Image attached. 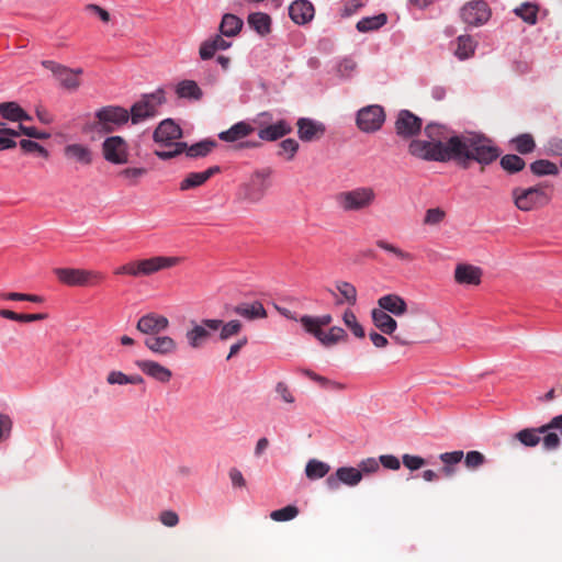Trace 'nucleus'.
Returning <instances> with one entry per match:
<instances>
[{
	"instance_id": "nucleus-1",
	"label": "nucleus",
	"mask_w": 562,
	"mask_h": 562,
	"mask_svg": "<svg viewBox=\"0 0 562 562\" xmlns=\"http://www.w3.org/2000/svg\"><path fill=\"white\" fill-rule=\"evenodd\" d=\"M424 132L428 139H412L408 153L426 161H453L463 170L477 164L481 172H484L485 167L495 162L503 154L495 140L482 132L456 133L438 122H429Z\"/></svg>"
},
{
	"instance_id": "nucleus-2",
	"label": "nucleus",
	"mask_w": 562,
	"mask_h": 562,
	"mask_svg": "<svg viewBox=\"0 0 562 562\" xmlns=\"http://www.w3.org/2000/svg\"><path fill=\"white\" fill-rule=\"evenodd\" d=\"M546 189L553 190L548 181L539 182L529 188L516 187L512 190V198L515 206L524 212L541 209L551 202L552 195Z\"/></svg>"
},
{
	"instance_id": "nucleus-3",
	"label": "nucleus",
	"mask_w": 562,
	"mask_h": 562,
	"mask_svg": "<svg viewBox=\"0 0 562 562\" xmlns=\"http://www.w3.org/2000/svg\"><path fill=\"white\" fill-rule=\"evenodd\" d=\"M94 117L95 121L88 124L85 131L112 134L131 120L128 110L120 105L102 106L95 111Z\"/></svg>"
},
{
	"instance_id": "nucleus-4",
	"label": "nucleus",
	"mask_w": 562,
	"mask_h": 562,
	"mask_svg": "<svg viewBox=\"0 0 562 562\" xmlns=\"http://www.w3.org/2000/svg\"><path fill=\"white\" fill-rule=\"evenodd\" d=\"M180 261L179 257L155 256L140 260H133L114 270L116 276L143 277L150 276L164 269L175 267Z\"/></svg>"
},
{
	"instance_id": "nucleus-5",
	"label": "nucleus",
	"mask_w": 562,
	"mask_h": 562,
	"mask_svg": "<svg viewBox=\"0 0 562 562\" xmlns=\"http://www.w3.org/2000/svg\"><path fill=\"white\" fill-rule=\"evenodd\" d=\"M166 93L158 88L151 93H144L139 101L135 102L128 110L132 124H138L158 114V108L166 103Z\"/></svg>"
},
{
	"instance_id": "nucleus-6",
	"label": "nucleus",
	"mask_w": 562,
	"mask_h": 562,
	"mask_svg": "<svg viewBox=\"0 0 562 562\" xmlns=\"http://www.w3.org/2000/svg\"><path fill=\"white\" fill-rule=\"evenodd\" d=\"M371 319L373 325L384 335H389L395 344L401 346H409L418 342L416 333L407 331L404 334H395L397 329V322L390 314L380 308L371 311Z\"/></svg>"
},
{
	"instance_id": "nucleus-7",
	"label": "nucleus",
	"mask_w": 562,
	"mask_h": 562,
	"mask_svg": "<svg viewBox=\"0 0 562 562\" xmlns=\"http://www.w3.org/2000/svg\"><path fill=\"white\" fill-rule=\"evenodd\" d=\"M273 170L270 167L254 171L249 181L239 186L238 199L252 203L260 201L270 187L269 178Z\"/></svg>"
},
{
	"instance_id": "nucleus-8",
	"label": "nucleus",
	"mask_w": 562,
	"mask_h": 562,
	"mask_svg": "<svg viewBox=\"0 0 562 562\" xmlns=\"http://www.w3.org/2000/svg\"><path fill=\"white\" fill-rule=\"evenodd\" d=\"M53 273L60 283L68 286L97 285L105 279L104 274L99 271L79 268H55Z\"/></svg>"
},
{
	"instance_id": "nucleus-9",
	"label": "nucleus",
	"mask_w": 562,
	"mask_h": 562,
	"mask_svg": "<svg viewBox=\"0 0 562 562\" xmlns=\"http://www.w3.org/2000/svg\"><path fill=\"white\" fill-rule=\"evenodd\" d=\"M384 108L379 104H371L357 112L356 124L361 132L374 133L381 130L385 122Z\"/></svg>"
},
{
	"instance_id": "nucleus-10",
	"label": "nucleus",
	"mask_w": 562,
	"mask_h": 562,
	"mask_svg": "<svg viewBox=\"0 0 562 562\" xmlns=\"http://www.w3.org/2000/svg\"><path fill=\"white\" fill-rule=\"evenodd\" d=\"M374 198L371 188H358L338 193L336 200L345 211H359L371 205Z\"/></svg>"
},
{
	"instance_id": "nucleus-11",
	"label": "nucleus",
	"mask_w": 562,
	"mask_h": 562,
	"mask_svg": "<svg viewBox=\"0 0 562 562\" xmlns=\"http://www.w3.org/2000/svg\"><path fill=\"white\" fill-rule=\"evenodd\" d=\"M103 158L112 165H124L128 162V144L119 135L108 136L102 145Z\"/></svg>"
},
{
	"instance_id": "nucleus-12",
	"label": "nucleus",
	"mask_w": 562,
	"mask_h": 562,
	"mask_svg": "<svg viewBox=\"0 0 562 562\" xmlns=\"http://www.w3.org/2000/svg\"><path fill=\"white\" fill-rule=\"evenodd\" d=\"M42 66L54 74L64 89L74 91L79 88L81 83L79 76L83 74L82 68L72 69L48 59L42 60Z\"/></svg>"
},
{
	"instance_id": "nucleus-13",
	"label": "nucleus",
	"mask_w": 562,
	"mask_h": 562,
	"mask_svg": "<svg viewBox=\"0 0 562 562\" xmlns=\"http://www.w3.org/2000/svg\"><path fill=\"white\" fill-rule=\"evenodd\" d=\"M460 14L468 25L480 26L491 19L492 11L485 0H473L462 7Z\"/></svg>"
},
{
	"instance_id": "nucleus-14",
	"label": "nucleus",
	"mask_w": 562,
	"mask_h": 562,
	"mask_svg": "<svg viewBox=\"0 0 562 562\" xmlns=\"http://www.w3.org/2000/svg\"><path fill=\"white\" fill-rule=\"evenodd\" d=\"M394 127L397 136L409 139L422 132L423 120L409 110H400Z\"/></svg>"
},
{
	"instance_id": "nucleus-15",
	"label": "nucleus",
	"mask_w": 562,
	"mask_h": 562,
	"mask_svg": "<svg viewBox=\"0 0 562 562\" xmlns=\"http://www.w3.org/2000/svg\"><path fill=\"white\" fill-rule=\"evenodd\" d=\"M182 137L183 131L181 126L172 119L162 120L153 133L154 142L165 147H170L173 140H178Z\"/></svg>"
},
{
	"instance_id": "nucleus-16",
	"label": "nucleus",
	"mask_w": 562,
	"mask_h": 562,
	"mask_svg": "<svg viewBox=\"0 0 562 562\" xmlns=\"http://www.w3.org/2000/svg\"><path fill=\"white\" fill-rule=\"evenodd\" d=\"M297 136L302 142H313L322 138L326 133V126L310 117H300L296 122Z\"/></svg>"
},
{
	"instance_id": "nucleus-17",
	"label": "nucleus",
	"mask_w": 562,
	"mask_h": 562,
	"mask_svg": "<svg viewBox=\"0 0 562 562\" xmlns=\"http://www.w3.org/2000/svg\"><path fill=\"white\" fill-rule=\"evenodd\" d=\"M362 479L361 471L351 467H342L337 469L335 475H329L326 479V485L329 490H337L340 483L349 486L357 485Z\"/></svg>"
},
{
	"instance_id": "nucleus-18",
	"label": "nucleus",
	"mask_w": 562,
	"mask_h": 562,
	"mask_svg": "<svg viewBox=\"0 0 562 562\" xmlns=\"http://www.w3.org/2000/svg\"><path fill=\"white\" fill-rule=\"evenodd\" d=\"M169 321L166 316L148 313L142 316L136 325L137 330L146 335H156L168 328Z\"/></svg>"
},
{
	"instance_id": "nucleus-19",
	"label": "nucleus",
	"mask_w": 562,
	"mask_h": 562,
	"mask_svg": "<svg viewBox=\"0 0 562 562\" xmlns=\"http://www.w3.org/2000/svg\"><path fill=\"white\" fill-rule=\"evenodd\" d=\"M292 132V126L284 119L278 120L273 124H267L262 126V123H259L258 136L261 140L266 142H276L281 139L282 137L289 135Z\"/></svg>"
},
{
	"instance_id": "nucleus-20",
	"label": "nucleus",
	"mask_w": 562,
	"mask_h": 562,
	"mask_svg": "<svg viewBox=\"0 0 562 562\" xmlns=\"http://www.w3.org/2000/svg\"><path fill=\"white\" fill-rule=\"evenodd\" d=\"M221 172H222V168L218 165L211 166L202 172H190L179 183V190L188 191V190L199 188V187L203 186L212 177H214L215 175H218Z\"/></svg>"
},
{
	"instance_id": "nucleus-21",
	"label": "nucleus",
	"mask_w": 562,
	"mask_h": 562,
	"mask_svg": "<svg viewBox=\"0 0 562 562\" xmlns=\"http://www.w3.org/2000/svg\"><path fill=\"white\" fill-rule=\"evenodd\" d=\"M315 14V8L308 0H294L289 5V16L297 25L310 23Z\"/></svg>"
},
{
	"instance_id": "nucleus-22",
	"label": "nucleus",
	"mask_w": 562,
	"mask_h": 562,
	"mask_svg": "<svg viewBox=\"0 0 562 562\" xmlns=\"http://www.w3.org/2000/svg\"><path fill=\"white\" fill-rule=\"evenodd\" d=\"M482 276L483 270L471 263H458L454 269V280L458 284L479 285Z\"/></svg>"
},
{
	"instance_id": "nucleus-23",
	"label": "nucleus",
	"mask_w": 562,
	"mask_h": 562,
	"mask_svg": "<svg viewBox=\"0 0 562 562\" xmlns=\"http://www.w3.org/2000/svg\"><path fill=\"white\" fill-rule=\"evenodd\" d=\"M333 321L330 314L322 316L303 315L300 317V323L305 333L315 337L318 341L325 335L323 327L328 326Z\"/></svg>"
},
{
	"instance_id": "nucleus-24",
	"label": "nucleus",
	"mask_w": 562,
	"mask_h": 562,
	"mask_svg": "<svg viewBox=\"0 0 562 562\" xmlns=\"http://www.w3.org/2000/svg\"><path fill=\"white\" fill-rule=\"evenodd\" d=\"M135 366L144 374L160 383H168L171 380L172 372L154 360H136Z\"/></svg>"
},
{
	"instance_id": "nucleus-25",
	"label": "nucleus",
	"mask_w": 562,
	"mask_h": 562,
	"mask_svg": "<svg viewBox=\"0 0 562 562\" xmlns=\"http://www.w3.org/2000/svg\"><path fill=\"white\" fill-rule=\"evenodd\" d=\"M201 324L211 330L221 328L218 336L221 340H227L229 337L238 335L243 328L241 323L237 319H232L224 324L222 319L203 318Z\"/></svg>"
},
{
	"instance_id": "nucleus-26",
	"label": "nucleus",
	"mask_w": 562,
	"mask_h": 562,
	"mask_svg": "<svg viewBox=\"0 0 562 562\" xmlns=\"http://www.w3.org/2000/svg\"><path fill=\"white\" fill-rule=\"evenodd\" d=\"M378 308L394 316H402L408 311V306L404 297L396 293H390L378 300Z\"/></svg>"
},
{
	"instance_id": "nucleus-27",
	"label": "nucleus",
	"mask_w": 562,
	"mask_h": 562,
	"mask_svg": "<svg viewBox=\"0 0 562 562\" xmlns=\"http://www.w3.org/2000/svg\"><path fill=\"white\" fill-rule=\"evenodd\" d=\"M255 132V127L246 122L240 121L232 125L228 130L218 133V138L226 143L240 142Z\"/></svg>"
},
{
	"instance_id": "nucleus-28",
	"label": "nucleus",
	"mask_w": 562,
	"mask_h": 562,
	"mask_svg": "<svg viewBox=\"0 0 562 562\" xmlns=\"http://www.w3.org/2000/svg\"><path fill=\"white\" fill-rule=\"evenodd\" d=\"M64 155L67 159L74 160L82 166H90L93 161L92 150L82 144H68L64 148Z\"/></svg>"
},
{
	"instance_id": "nucleus-29",
	"label": "nucleus",
	"mask_w": 562,
	"mask_h": 562,
	"mask_svg": "<svg viewBox=\"0 0 562 562\" xmlns=\"http://www.w3.org/2000/svg\"><path fill=\"white\" fill-rule=\"evenodd\" d=\"M0 115L10 122L32 121V116L15 101H5L0 103Z\"/></svg>"
},
{
	"instance_id": "nucleus-30",
	"label": "nucleus",
	"mask_w": 562,
	"mask_h": 562,
	"mask_svg": "<svg viewBox=\"0 0 562 562\" xmlns=\"http://www.w3.org/2000/svg\"><path fill=\"white\" fill-rule=\"evenodd\" d=\"M145 346L158 355H171L177 350V342L169 336L147 337L144 341Z\"/></svg>"
},
{
	"instance_id": "nucleus-31",
	"label": "nucleus",
	"mask_w": 562,
	"mask_h": 562,
	"mask_svg": "<svg viewBox=\"0 0 562 562\" xmlns=\"http://www.w3.org/2000/svg\"><path fill=\"white\" fill-rule=\"evenodd\" d=\"M233 312L248 321L266 318L268 316V313L260 301H255L251 304L240 303L233 307Z\"/></svg>"
},
{
	"instance_id": "nucleus-32",
	"label": "nucleus",
	"mask_w": 562,
	"mask_h": 562,
	"mask_svg": "<svg viewBox=\"0 0 562 562\" xmlns=\"http://www.w3.org/2000/svg\"><path fill=\"white\" fill-rule=\"evenodd\" d=\"M247 23L258 35L266 36L272 31V20L268 13L252 12L247 16Z\"/></svg>"
},
{
	"instance_id": "nucleus-33",
	"label": "nucleus",
	"mask_w": 562,
	"mask_h": 562,
	"mask_svg": "<svg viewBox=\"0 0 562 562\" xmlns=\"http://www.w3.org/2000/svg\"><path fill=\"white\" fill-rule=\"evenodd\" d=\"M295 371L301 373L302 375L311 379L312 381L317 383L322 389L334 390V391H342L346 389V385L344 383L329 380L328 378L316 373L312 369L299 367V368H296Z\"/></svg>"
},
{
	"instance_id": "nucleus-34",
	"label": "nucleus",
	"mask_w": 562,
	"mask_h": 562,
	"mask_svg": "<svg viewBox=\"0 0 562 562\" xmlns=\"http://www.w3.org/2000/svg\"><path fill=\"white\" fill-rule=\"evenodd\" d=\"M243 25L244 21L239 16L233 13H225L222 16L218 31L223 36L234 37L240 33Z\"/></svg>"
},
{
	"instance_id": "nucleus-35",
	"label": "nucleus",
	"mask_w": 562,
	"mask_h": 562,
	"mask_svg": "<svg viewBox=\"0 0 562 562\" xmlns=\"http://www.w3.org/2000/svg\"><path fill=\"white\" fill-rule=\"evenodd\" d=\"M509 146L519 155H529L535 151L537 145L530 133H521L509 140Z\"/></svg>"
},
{
	"instance_id": "nucleus-36",
	"label": "nucleus",
	"mask_w": 562,
	"mask_h": 562,
	"mask_svg": "<svg viewBox=\"0 0 562 562\" xmlns=\"http://www.w3.org/2000/svg\"><path fill=\"white\" fill-rule=\"evenodd\" d=\"M176 93L180 99L199 101L203 97V91L194 80L184 79L176 87Z\"/></svg>"
},
{
	"instance_id": "nucleus-37",
	"label": "nucleus",
	"mask_w": 562,
	"mask_h": 562,
	"mask_svg": "<svg viewBox=\"0 0 562 562\" xmlns=\"http://www.w3.org/2000/svg\"><path fill=\"white\" fill-rule=\"evenodd\" d=\"M477 42L469 35H460L457 37V48L454 49V56L460 60H465L472 57L475 53Z\"/></svg>"
},
{
	"instance_id": "nucleus-38",
	"label": "nucleus",
	"mask_w": 562,
	"mask_h": 562,
	"mask_svg": "<svg viewBox=\"0 0 562 562\" xmlns=\"http://www.w3.org/2000/svg\"><path fill=\"white\" fill-rule=\"evenodd\" d=\"M497 159H499L501 168L507 175H517L526 167V160L517 154L501 155Z\"/></svg>"
},
{
	"instance_id": "nucleus-39",
	"label": "nucleus",
	"mask_w": 562,
	"mask_h": 562,
	"mask_svg": "<svg viewBox=\"0 0 562 562\" xmlns=\"http://www.w3.org/2000/svg\"><path fill=\"white\" fill-rule=\"evenodd\" d=\"M387 14L383 12L373 16H364L357 22L356 29L360 33L378 31L387 23Z\"/></svg>"
},
{
	"instance_id": "nucleus-40",
	"label": "nucleus",
	"mask_w": 562,
	"mask_h": 562,
	"mask_svg": "<svg viewBox=\"0 0 562 562\" xmlns=\"http://www.w3.org/2000/svg\"><path fill=\"white\" fill-rule=\"evenodd\" d=\"M218 146L217 140L213 138H204L200 142L190 145V150L188 151V158L196 159V158H205L207 157L216 147Z\"/></svg>"
},
{
	"instance_id": "nucleus-41",
	"label": "nucleus",
	"mask_w": 562,
	"mask_h": 562,
	"mask_svg": "<svg viewBox=\"0 0 562 562\" xmlns=\"http://www.w3.org/2000/svg\"><path fill=\"white\" fill-rule=\"evenodd\" d=\"M561 424H547L542 427L535 429V428H527L517 434V438L521 443L528 447H533L540 441V435L544 434L549 428L553 426H560Z\"/></svg>"
},
{
	"instance_id": "nucleus-42",
	"label": "nucleus",
	"mask_w": 562,
	"mask_h": 562,
	"mask_svg": "<svg viewBox=\"0 0 562 562\" xmlns=\"http://www.w3.org/2000/svg\"><path fill=\"white\" fill-rule=\"evenodd\" d=\"M0 317L20 322V323H32L37 321H44L48 318L47 313H35V314H25V313H16L11 310L0 308Z\"/></svg>"
},
{
	"instance_id": "nucleus-43",
	"label": "nucleus",
	"mask_w": 562,
	"mask_h": 562,
	"mask_svg": "<svg viewBox=\"0 0 562 562\" xmlns=\"http://www.w3.org/2000/svg\"><path fill=\"white\" fill-rule=\"evenodd\" d=\"M539 10L540 7L538 3L524 2L518 8L514 9V13L529 25H535L538 22Z\"/></svg>"
},
{
	"instance_id": "nucleus-44",
	"label": "nucleus",
	"mask_w": 562,
	"mask_h": 562,
	"mask_svg": "<svg viewBox=\"0 0 562 562\" xmlns=\"http://www.w3.org/2000/svg\"><path fill=\"white\" fill-rule=\"evenodd\" d=\"M530 171L536 177L558 176V166L548 159H537L529 165Z\"/></svg>"
},
{
	"instance_id": "nucleus-45",
	"label": "nucleus",
	"mask_w": 562,
	"mask_h": 562,
	"mask_svg": "<svg viewBox=\"0 0 562 562\" xmlns=\"http://www.w3.org/2000/svg\"><path fill=\"white\" fill-rule=\"evenodd\" d=\"M349 336L344 328L333 326L329 328L328 333H325V335L319 339V342L325 347H329L341 341L346 342Z\"/></svg>"
},
{
	"instance_id": "nucleus-46",
	"label": "nucleus",
	"mask_w": 562,
	"mask_h": 562,
	"mask_svg": "<svg viewBox=\"0 0 562 562\" xmlns=\"http://www.w3.org/2000/svg\"><path fill=\"white\" fill-rule=\"evenodd\" d=\"M211 337V333L207 330V327L202 325H195L192 329L188 330L187 338L189 345L192 348H200L203 342Z\"/></svg>"
},
{
	"instance_id": "nucleus-47",
	"label": "nucleus",
	"mask_w": 562,
	"mask_h": 562,
	"mask_svg": "<svg viewBox=\"0 0 562 562\" xmlns=\"http://www.w3.org/2000/svg\"><path fill=\"white\" fill-rule=\"evenodd\" d=\"M330 467L316 459H311L305 467V474L310 480H318L328 474Z\"/></svg>"
},
{
	"instance_id": "nucleus-48",
	"label": "nucleus",
	"mask_w": 562,
	"mask_h": 562,
	"mask_svg": "<svg viewBox=\"0 0 562 562\" xmlns=\"http://www.w3.org/2000/svg\"><path fill=\"white\" fill-rule=\"evenodd\" d=\"M342 321L357 338H364V328L358 322L356 314L350 308H347L345 311L342 315Z\"/></svg>"
},
{
	"instance_id": "nucleus-49",
	"label": "nucleus",
	"mask_w": 562,
	"mask_h": 562,
	"mask_svg": "<svg viewBox=\"0 0 562 562\" xmlns=\"http://www.w3.org/2000/svg\"><path fill=\"white\" fill-rule=\"evenodd\" d=\"M18 137L19 133H16L14 128H0V151L15 148L18 145L15 139Z\"/></svg>"
},
{
	"instance_id": "nucleus-50",
	"label": "nucleus",
	"mask_w": 562,
	"mask_h": 562,
	"mask_svg": "<svg viewBox=\"0 0 562 562\" xmlns=\"http://www.w3.org/2000/svg\"><path fill=\"white\" fill-rule=\"evenodd\" d=\"M336 289L349 305L353 306L357 303V289L353 284L347 281H338L336 282Z\"/></svg>"
},
{
	"instance_id": "nucleus-51",
	"label": "nucleus",
	"mask_w": 562,
	"mask_h": 562,
	"mask_svg": "<svg viewBox=\"0 0 562 562\" xmlns=\"http://www.w3.org/2000/svg\"><path fill=\"white\" fill-rule=\"evenodd\" d=\"M376 246L385 251H389L395 255L401 260L413 261L414 255L407 251L402 250L401 248L394 246L393 244L387 243L386 240L379 239L375 241Z\"/></svg>"
},
{
	"instance_id": "nucleus-52",
	"label": "nucleus",
	"mask_w": 562,
	"mask_h": 562,
	"mask_svg": "<svg viewBox=\"0 0 562 562\" xmlns=\"http://www.w3.org/2000/svg\"><path fill=\"white\" fill-rule=\"evenodd\" d=\"M299 515V508L294 505H288L283 508L271 512L270 517L274 521H288Z\"/></svg>"
},
{
	"instance_id": "nucleus-53",
	"label": "nucleus",
	"mask_w": 562,
	"mask_h": 562,
	"mask_svg": "<svg viewBox=\"0 0 562 562\" xmlns=\"http://www.w3.org/2000/svg\"><path fill=\"white\" fill-rule=\"evenodd\" d=\"M280 150L277 153L278 156H283L284 154H288L286 160H292L299 148L300 144L294 138H285L280 142L279 144Z\"/></svg>"
},
{
	"instance_id": "nucleus-54",
	"label": "nucleus",
	"mask_w": 562,
	"mask_h": 562,
	"mask_svg": "<svg viewBox=\"0 0 562 562\" xmlns=\"http://www.w3.org/2000/svg\"><path fill=\"white\" fill-rule=\"evenodd\" d=\"M148 172L147 168L144 167H128L119 172V176L130 180L131 186L138 183V178L145 176Z\"/></svg>"
},
{
	"instance_id": "nucleus-55",
	"label": "nucleus",
	"mask_w": 562,
	"mask_h": 562,
	"mask_svg": "<svg viewBox=\"0 0 562 562\" xmlns=\"http://www.w3.org/2000/svg\"><path fill=\"white\" fill-rule=\"evenodd\" d=\"M16 133H19V137L21 135L27 136L30 138L34 139H47L50 137V134L44 131H40L35 126H25L22 123L19 124L18 130H15Z\"/></svg>"
},
{
	"instance_id": "nucleus-56",
	"label": "nucleus",
	"mask_w": 562,
	"mask_h": 562,
	"mask_svg": "<svg viewBox=\"0 0 562 562\" xmlns=\"http://www.w3.org/2000/svg\"><path fill=\"white\" fill-rule=\"evenodd\" d=\"M446 212L440 207L428 209L424 217V224L437 225L443 221Z\"/></svg>"
},
{
	"instance_id": "nucleus-57",
	"label": "nucleus",
	"mask_w": 562,
	"mask_h": 562,
	"mask_svg": "<svg viewBox=\"0 0 562 562\" xmlns=\"http://www.w3.org/2000/svg\"><path fill=\"white\" fill-rule=\"evenodd\" d=\"M485 462V457L479 451H469L465 456L464 463L469 469H476Z\"/></svg>"
},
{
	"instance_id": "nucleus-58",
	"label": "nucleus",
	"mask_w": 562,
	"mask_h": 562,
	"mask_svg": "<svg viewBox=\"0 0 562 562\" xmlns=\"http://www.w3.org/2000/svg\"><path fill=\"white\" fill-rule=\"evenodd\" d=\"M402 459L403 464L412 471L418 470L426 464L425 459L419 456L404 454Z\"/></svg>"
},
{
	"instance_id": "nucleus-59",
	"label": "nucleus",
	"mask_w": 562,
	"mask_h": 562,
	"mask_svg": "<svg viewBox=\"0 0 562 562\" xmlns=\"http://www.w3.org/2000/svg\"><path fill=\"white\" fill-rule=\"evenodd\" d=\"M546 154L552 157H562V138H550L547 144Z\"/></svg>"
},
{
	"instance_id": "nucleus-60",
	"label": "nucleus",
	"mask_w": 562,
	"mask_h": 562,
	"mask_svg": "<svg viewBox=\"0 0 562 562\" xmlns=\"http://www.w3.org/2000/svg\"><path fill=\"white\" fill-rule=\"evenodd\" d=\"M216 53V46L214 45L213 41L206 40L204 41L199 49L200 58L202 60H209L214 57Z\"/></svg>"
},
{
	"instance_id": "nucleus-61",
	"label": "nucleus",
	"mask_w": 562,
	"mask_h": 562,
	"mask_svg": "<svg viewBox=\"0 0 562 562\" xmlns=\"http://www.w3.org/2000/svg\"><path fill=\"white\" fill-rule=\"evenodd\" d=\"M159 520L166 527H176L179 524V516L173 510H164L159 515Z\"/></svg>"
},
{
	"instance_id": "nucleus-62",
	"label": "nucleus",
	"mask_w": 562,
	"mask_h": 562,
	"mask_svg": "<svg viewBox=\"0 0 562 562\" xmlns=\"http://www.w3.org/2000/svg\"><path fill=\"white\" fill-rule=\"evenodd\" d=\"M440 460L446 465L457 464L459 463L463 458L462 451H452V452H445L439 456Z\"/></svg>"
},
{
	"instance_id": "nucleus-63",
	"label": "nucleus",
	"mask_w": 562,
	"mask_h": 562,
	"mask_svg": "<svg viewBox=\"0 0 562 562\" xmlns=\"http://www.w3.org/2000/svg\"><path fill=\"white\" fill-rule=\"evenodd\" d=\"M276 392L282 397V400L285 403H294V396L292 395L289 386L284 382L277 383Z\"/></svg>"
},
{
	"instance_id": "nucleus-64",
	"label": "nucleus",
	"mask_w": 562,
	"mask_h": 562,
	"mask_svg": "<svg viewBox=\"0 0 562 562\" xmlns=\"http://www.w3.org/2000/svg\"><path fill=\"white\" fill-rule=\"evenodd\" d=\"M86 10L95 13L99 16V19L104 23H108L111 20L110 13L98 4H87Z\"/></svg>"
}]
</instances>
